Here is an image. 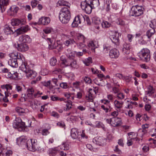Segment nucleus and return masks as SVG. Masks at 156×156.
I'll return each mask as SVG.
<instances>
[{"label":"nucleus","mask_w":156,"mask_h":156,"mask_svg":"<svg viewBox=\"0 0 156 156\" xmlns=\"http://www.w3.org/2000/svg\"><path fill=\"white\" fill-rule=\"evenodd\" d=\"M18 143L22 145H24L29 151H34L37 148V141L34 139H28L26 136H21L17 139Z\"/></svg>","instance_id":"nucleus-1"},{"label":"nucleus","mask_w":156,"mask_h":156,"mask_svg":"<svg viewBox=\"0 0 156 156\" xmlns=\"http://www.w3.org/2000/svg\"><path fill=\"white\" fill-rule=\"evenodd\" d=\"M11 58L8 61L9 65L13 67H17L20 65L25 63L22 60V55L18 52H14L9 54Z\"/></svg>","instance_id":"nucleus-2"},{"label":"nucleus","mask_w":156,"mask_h":156,"mask_svg":"<svg viewBox=\"0 0 156 156\" xmlns=\"http://www.w3.org/2000/svg\"><path fill=\"white\" fill-rule=\"evenodd\" d=\"M69 6L62 8L59 13V18L62 23L66 24L68 23L71 17Z\"/></svg>","instance_id":"nucleus-3"},{"label":"nucleus","mask_w":156,"mask_h":156,"mask_svg":"<svg viewBox=\"0 0 156 156\" xmlns=\"http://www.w3.org/2000/svg\"><path fill=\"white\" fill-rule=\"evenodd\" d=\"M20 67V69L26 73L27 77L29 79H32L36 77V72L30 69L26 63L21 64Z\"/></svg>","instance_id":"nucleus-4"},{"label":"nucleus","mask_w":156,"mask_h":156,"mask_svg":"<svg viewBox=\"0 0 156 156\" xmlns=\"http://www.w3.org/2000/svg\"><path fill=\"white\" fill-rule=\"evenodd\" d=\"M139 54L141 59L146 62L150 61L151 58L150 51L148 48H143Z\"/></svg>","instance_id":"nucleus-5"},{"label":"nucleus","mask_w":156,"mask_h":156,"mask_svg":"<svg viewBox=\"0 0 156 156\" xmlns=\"http://www.w3.org/2000/svg\"><path fill=\"white\" fill-rule=\"evenodd\" d=\"M13 126L15 129H18L19 131L24 130L25 128V124L24 122L22 121L20 118H16L14 121Z\"/></svg>","instance_id":"nucleus-6"},{"label":"nucleus","mask_w":156,"mask_h":156,"mask_svg":"<svg viewBox=\"0 0 156 156\" xmlns=\"http://www.w3.org/2000/svg\"><path fill=\"white\" fill-rule=\"evenodd\" d=\"M142 7L138 5L132 7L131 10L133 16H139L143 14V10Z\"/></svg>","instance_id":"nucleus-7"},{"label":"nucleus","mask_w":156,"mask_h":156,"mask_svg":"<svg viewBox=\"0 0 156 156\" xmlns=\"http://www.w3.org/2000/svg\"><path fill=\"white\" fill-rule=\"evenodd\" d=\"M26 22L24 19H13L11 20V24L13 26L24 25Z\"/></svg>","instance_id":"nucleus-8"},{"label":"nucleus","mask_w":156,"mask_h":156,"mask_svg":"<svg viewBox=\"0 0 156 156\" xmlns=\"http://www.w3.org/2000/svg\"><path fill=\"white\" fill-rule=\"evenodd\" d=\"M85 3L81 4V6L82 9L87 14H90L92 11V9L95 7H93L92 5H86Z\"/></svg>","instance_id":"nucleus-9"},{"label":"nucleus","mask_w":156,"mask_h":156,"mask_svg":"<svg viewBox=\"0 0 156 156\" xmlns=\"http://www.w3.org/2000/svg\"><path fill=\"white\" fill-rule=\"evenodd\" d=\"M15 47L17 50L21 52H25L28 50L29 47L27 44L26 43H21L15 45Z\"/></svg>","instance_id":"nucleus-10"},{"label":"nucleus","mask_w":156,"mask_h":156,"mask_svg":"<svg viewBox=\"0 0 156 156\" xmlns=\"http://www.w3.org/2000/svg\"><path fill=\"white\" fill-rule=\"evenodd\" d=\"M82 19H84L82 15H77L74 19L73 21L72 24V27H77L79 24L81 23Z\"/></svg>","instance_id":"nucleus-11"},{"label":"nucleus","mask_w":156,"mask_h":156,"mask_svg":"<svg viewBox=\"0 0 156 156\" xmlns=\"http://www.w3.org/2000/svg\"><path fill=\"white\" fill-rule=\"evenodd\" d=\"M66 67L69 66L73 68H77L78 67V65L76 61L75 58L68 60Z\"/></svg>","instance_id":"nucleus-12"},{"label":"nucleus","mask_w":156,"mask_h":156,"mask_svg":"<svg viewBox=\"0 0 156 156\" xmlns=\"http://www.w3.org/2000/svg\"><path fill=\"white\" fill-rule=\"evenodd\" d=\"M85 3L86 5H92L93 7L98 6L99 4L98 0H85L81 2V4Z\"/></svg>","instance_id":"nucleus-13"},{"label":"nucleus","mask_w":156,"mask_h":156,"mask_svg":"<svg viewBox=\"0 0 156 156\" xmlns=\"http://www.w3.org/2000/svg\"><path fill=\"white\" fill-rule=\"evenodd\" d=\"M112 126L116 127L121 125L122 122L120 118L114 117L112 118Z\"/></svg>","instance_id":"nucleus-14"},{"label":"nucleus","mask_w":156,"mask_h":156,"mask_svg":"<svg viewBox=\"0 0 156 156\" xmlns=\"http://www.w3.org/2000/svg\"><path fill=\"white\" fill-rule=\"evenodd\" d=\"M119 53L118 50L115 48L112 49L109 51V56L112 58H116L118 57Z\"/></svg>","instance_id":"nucleus-15"},{"label":"nucleus","mask_w":156,"mask_h":156,"mask_svg":"<svg viewBox=\"0 0 156 156\" xmlns=\"http://www.w3.org/2000/svg\"><path fill=\"white\" fill-rule=\"evenodd\" d=\"M122 52L125 54H129L130 52V50L131 47L130 44L127 42H125L122 45Z\"/></svg>","instance_id":"nucleus-16"},{"label":"nucleus","mask_w":156,"mask_h":156,"mask_svg":"<svg viewBox=\"0 0 156 156\" xmlns=\"http://www.w3.org/2000/svg\"><path fill=\"white\" fill-rule=\"evenodd\" d=\"M119 33L115 32L114 34L110 36V39L113 43L115 44H117L119 42Z\"/></svg>","instance_id":"nucleus-17"},{"label":"nucleus","mask_w":156,"mask_h":156,"mask_svg":"<svg viewBox=\"0 0 156 156\" xmlns=\"http://www.w3.org/2000/svg\"><path fill=\"white\" fill-rule=\"evenodd\" d=\"M5 33L7 35L12 34L16 31L14 27H10L9 26H6L4 29Z\"/></svg>","instance_id":"nucleus-18"},{"label":"nucleus","mask_w":156,"mask_h":156,"mask_svg":"<svg viewBox=\"0 0 156 156\" xmlns=\"http://www.w3.org/2000/svg\"><path fill=\"white\" fill-rule=\"evenodd\" d=\"M19 40L20 42L24 43L30 42V38L28 35H22L20 36Z\"/></svg>","instance_id":"nucleus-19"},{"label":"nucleus","mask_w":156,"mask_h":156,"mask_svg":"<svg viewBox=\"0 0 156 156\" xmlns=\"http://www.w3.org/2000/svg\"><path fill=\"white\" fill-rule=\"evenodd\" d=\"M50 21V18L48 17H42L39 19V23L43 25H47Z\"/></svg>","instance_id":"nucleus-20"},{"label":"nucleus","mask_w":156,"mask_h":156,"mask_svg":"<svg viewBox=\"0 0 156 156\" xmlns=\"http://www.w3.org/2000/svg\"><path fill=\"white\" fill-rule=\"evenodd\" d=\"M93 142L99 146H103V145L104 139L101 137L94 139L93 140Z\"/></svg>","instance_id":"nucleus-21"},{"label":"nucleus","mask_w":156,"mask_h":156,"mask_svg":"<svg viewBox=\"0 0 156 156\" xmlns=\"http://www.w3.org/2000/svg\"><path fill=\"white\" fill-rule=\"evenodd\" d=\"M28 27V25L22 26L16 29V31H17L18 33L20 34L25 33L27 32L29 30Z\"/></svg>","instance_id":"nucleus-22"},{"label":"nucleus","mask_w":156,"mask_h":156,"mask_svg":"<svg viewBox=\"0 0 156 156\" xmlns=\"http://www.w3.org/2000/svg\"><path fill=\"white\" fill-rule=\"evenodd\" d=\"M71 136L73 139H76L78 138V132L75 128H72L71 131Z\"/></svg>","instance_id":"nucleus-23"},{"label":"nucleus","mask_w":156,"mask_h":156,"mask_svg":"<svg viewBox=\"0 0 156 156\" xmlns=\"http://www.w3.org/2000/svg\"><path fill=\"white\" fill-rule=\"evenodd\" d=\"M66 55L68 58L67 59V60H70L75 58L74 54L73 53L70 49L67 50V52H66Z\"/></svg>","instance_id":"nucleus-24"},{"label":"nucleus","mask_w":156,"mask_h":156,"mask_svg":"<svg viewBox=\"0 0 156 156\" xmlns=\"http://www.w3.org/2000/svg\"><path fill=\"white\" fill-rule=\"evenodd\" d=\"M16 111L18 113H27L28 112V110L27 109H24L19 107H17L16 108Z\"/></svg>","instance_id":"nucleus-25"},{"label":"nucleus","mask_w":156,"mask_h":156,"mask_svg":"<svg viewBox=\"0 0 156 156\" xmlns=\"http://www.w3.org/2000/svg\"><path fill=\"white\" fill-rule=\"evenodd\" d=\"M61 149L64 150H68L69 149V144L67 142H64L60 146Z\"/></svg>","instance_id":"nucleus-26"},{"label":"nucleus","mask_w":156,"mask_h":156,"mask_svg":"<svg viewBox=\"0 0 156 156\" xmlns=\"http://www.w3.org/2000/svg\"><path fill=\"white\" fill-rule=\"evenodd\" d=\"M50 98L51 100L54 101H62L64 100L63 98H60L55 95L51 96Z\"/></svg>","instance_id":"nucleus-27"},{"label":"nucleus","mask_w":156,"mask_h":156,"mask_svg":"<svg viewBox=\"0 0 156 156\" xmlns=\"http://www.w3.org/2000/svg\"><path fill=\"white\" fill-rule=\"evenodd\" d=\"M114 104L116 108L120 109L122 107L123 102V101L120 102L118 100H115L114 101Z\"/></svg>","instance_id":"nucleus-28"},{"label":"nucleus","mask_w":156,"mask_h":156,"mask_svg":"<svg viewBox=\"0 0 156 156\" xmlns=\"http://www.w3.org/2000/svg\"><path fill=\"white\" fill-rule=\"evenodd\" d=\"M47 40L49 42V48L50 49H54L55 47L54 46V44L55 42H53L52 40H51L50 38H47Z\"/></svg>","instance_id":"nucleus-29"},{"label":"nucleus","mask_w":156,"mask_h":156,"mask_svg":"<svg viewBox=\"0 0 156 156\" xmlns=\"http://www.w3.org/2000/svg\"><path fill=\"white\" fill-rule=\"evenodd\" d=\"M48 152L50 156H54L56 154L58 151L56 148H55L49 149Z\"/></svg>","instance_id":"nucleus-30"},{"label":"nucleus","mask_w":156,"mask_h":156,"mask_svg":"<svg viewBox=\"0 0 156 156\" xmlns=\"http://www.w3.org/2000/svg\"><path fill=\"white\" fill-rule=\"evenodd\" d=\"M62 73V69L58 68H55L54 70L52 72L53 74H57L58 75L59 78L61 77V75L59 74Z\"/></svg>","instance_id":"nucleus-31"},{"label":"nucleus","mask_w":156,"mask_h":156,"mask_svg":"<svg viewBox=\"0 0 156 156\" xmlns=\"http://www.w3.org/2000/svg\"><path fill=\"white\" fill-rule=\"evenodd\" d=\"M72 102L71 101H67L66 105V107H65L64 110L66 111H68L70 110L72 108Z\"/></svg>","instance_id":"nucleus-32"},{"label":"nucleus","mask_w":156,"mask_h":156,"mask_svg":"<svg viewBox=\"0 0 156 156\" xmlns=\"http://www.w3.org/2000/svg\"><path fill=\"white\" fill-rule=\"evenodd\" d=\"M24 86L22 83L21 84H17L15 85V90L18 92H21L22 91V87Z\"/></svg>","instance_id":"nucleus-33"},{"label":"nucleus","mask_w":156,"mask_h":156,"mask_svg":"<svg viewBox=\"0 0 156 156\" xmlns=\"http://www.w3.org/2000/svg\"><path fill=\"white\" fill-rule=\"evenodd\" d=\"M155 32V29L151 28L148 30L147 32V35L148 38H150Z\"/></svg>","instance_id":"nucleus-34"},{"label":"nucleus","mask_w":156,"mask_h":156,"mask_svg":"<svg viewBox=\"0 0 156 156\" xmlns=\"http://www.w3.org/2000/svg\"><path fill=\"white\" fill-rule=\"evenodd\" d=\"M57 4L60 6H66V7L69 6V3L66 1L64 0H59L58 1Z\"/></svg>","instance_id":"nucleus-35"},{"label":"nucleus","mask_w":156,"mask_h":156,"mask_svg":"<svg viewBox=\"0 0 156 156\" xmlns=\"http://www.w3.org/2000/svg\"><path fill=\"white\" fill-rule=\"evenodd\" d=\"M116 23L117 24L123 27L127 24V23L124 20L120 19H117Z\"/></svg>","instance_id":"nucleus-36"},{"label":"nucleus","mask_w":156,"mask_h":156,"mask_svg":"<svg viewBox=\"0 0 156 156\" xmlns=\"http://www.w3.org/2000/svg\"><path fill=\"white\" fill-rule=\"evenodd\" d=\"M60 60L61 61V62L60 63L61 66L62 67H66V62L68 61L67 59H66L64 58L62 56L60 57Z\"/></svg>","instance_id":"nucleus-37"},{"label":"nucleus","mask_w":156,"mask_h":156,"mask_svg":"<svg viewBox=\"0 0 156 156\" xmlns=\"http://www.w3.org/2000/svg\"><path fill=\"white\" fill-rule=\"evenodd\" d=\"M19 9V8L16 5H12L9 9V10L13 12V13H17Z\"/></svg>","instance_id":"nucleus-38"},{"label":"nucleus","mask_w":156,"mask_h":156,"mask_svg":"<svg viewBox=\"0 0 156 156\" xmlns=\"http://www.w3.org/2000/svg\"><path fill=\"white\" fill-rule=\"evenodd\" d=\"M77 39L79 41V42H83L84 43L86 38L84 36L81 34H78L77 35Z\"/></svg>","instance_id":"nucleus-39"},{"label":"nucleus","mask_w":156,"mask_h":156,"mask_svg":"<svg viewBox=\"0 0 156 156\" xmlns=\"http://www.w3.org/2000/svg\"><path fill=\"white\" fill-rule=\"evenodd\" d=\"M101 25L103 28H108L111 26V24L107 21H103Z\"/></svg>","instance_id":"nucleus-40"},{"label":"nucleus","mask_w":156,"mask_h":156,"mask_svg":"<svg viewBox=\"0 0 156 156\" xmlns=\"http://www.w3.org/2000/svg\"><path fill=\"white\" fill-rule=\"evenodd\" d=\"M84 63L87 66H89L90 63H92V59L91 57H88L85 61H83Z\"/></svg>","instance_id":"nucleus-41"},{"label":"nucleus","mask_w":156,"mask_h":156,"mask_svg":"<svg viewBox=\"0 0 156 156\" xmlns=\"http://www.w3.org/2000/svg\"><path fill=\"white\" fill-rule=\"evenodd\" d=\"M96 43V41H91L89 43L88 46L89 47H92L91 49L94 50L96 48H97L95 45Z\"/></svg>","instance_id":"nucleus-42"},{"label":"nucleus","mask_w":156,"mask_h":156,"mask_svg":"<svg viewBox=\"0 0 156 156\" xmlns=\"http://www.w3.org/2000/svg\"><path fill=\"white\" fill-rule=\"evenodd\" d=\"M150 27L151 28L155 29L156 28V20L154 19L151 21V23L149 24Z\"/></svg>","instance_id":"nucleus-43"},{"label":"nucleus","mask_w":156,"mask_h":156,"mask_svg":"<svg viewBox=\"0 0 156 156\" xmlns=\"http://www.w3.org/2000/svg\"><path fill=\"white\" fill-rule=\"evenodd\" d=\"M27 95L28 97H31L32 95L34 92V90L33 88H29L27 89Z\"/></svg>","instance_id":"nucleus-44"},{"label":"nucleus","mask_w":156,"mask_h":156,"mask_svg":"<svg viewBox=\"0 0 156 156\" xmlns=\"http://www.w3.org/2000/svg\"><path fill=\"white\" fill-rule=\"evenodd\" d=\"M96 126L98 128H102L104 130H105V128L104 125L101 122H96Z\"/></svg>","instance_id":"nucleus-45"},{"label":"nucleus","mask_w":156,"mask_h":156,"mask_svg":"<svg viewBox=\"0 0 156 156\" xmlns=\"http://www.w3.org/2000/svg\"><path fill=\"white\" fill-rule=\"evenodd\" d=\"M75 42V41L73 39H69L65 41L64 44L66 46H68L70 44H74Z\"/></svg>","instance_id":"nucleus-46"},{"label":"nucleus","mask_w":156,"mask_h":156,"mask_svg":"<svg viewBox=\"0 0 156 156\" xmlns=\"http://www.w3.org/2000/svg\"><path fill=\"white\" fill-rule=\"evenodd\" d=\"M125 95L124 94L121 93H118L116 95V97L118 100L123 99L125 98Z\"/></svg>","instance_id":"nucleus-47"},{"label":"nucleus","mask_w":156,"mask_h":156,"mask_svg":"<svg viewBox=\"0 0 156 156\" xmlns=\"http://www.w3.org/2000/svg\"><path fill=\"white\" fill-rule=\"evenodd\" d=\"M147 94L149 96H151L154 93L153 87L150 86L148 87V90L147 91Z\"/></svg>","instance_id":"nucleus-48"},{"label":"nucleus","mask_w":156,"mask_h":156,"mask_svg":"<svg viewBox=\"0 0 156 156\" xmlns=\"http://www.w3.org/2000/svg\"><path fill=\"white\" fill-rule=\"evenodd\" d=\"M57 61L56 58L55 57H53L50 59V63L51 65L54 66L55 65Z\"/></svg>","instance_id":"nucleus-49"},{"label":"nucleus","mask_w":156,"mask_h":156,"mask_svg":"<svg viewBox=\"0 0 156 156\" xmlns=\"http://www.w3.org/2000/svg\"><path fill=\"white\" fill-rule=\"evenodd\" d=\"M93 23L96 25H99L101 24V22L98 19L93 18L92 20Z\"/></svg>","instance_id":"nucleus-50"},{"label":"nucleus","mask_w":156,"mask_h":156,"mask_svg":"<svg viewBox=\"0 0 156 156\" xmlns=\"http://www.w3.org/2000/svg\"><path fill=\"white\" fill-rule=\"evenodd\" d=\"M86 98L87 100H88L90 101H93V97L92 94H91V92H89L88 96H86Z\"/></svg>","instance_id":"nucleus-51"},{"label":"nucleus","mask_w":156,"mask_h":156,"mask_svg":"<svg viewBox=\"0 0 156 156\" xmlns=\"http://www.w3.org/2000/svg\"><path fill=\"white\" fill-rule=\"evenodd\" d=\"M18 73L17 72L12 73L11 79L16 80L20 79L18 76Z\"/></svg>","instance_id":"nucleus-52"},{"label":"nucleus","mask_w":156,"mask_h":156,"mask_svg":"<svg viewBox=\"0 0 156 156\" xmlns=\"http://www.w3.org/2000/svg\"><path fill=\"white\" fill-rule=\"evenodd\" d=\"M8 0H0V3L4 6V7H6L8 5Z\"/></svg>","instance_id":"nucleus-53"},{"label":"nucleus","mask_w":156,"mask_h":156,"mask_svg":"<svg viewBox=\"0 0 156 156\" xmlns=\"http://www.w3.org/2000/svg\"><path fill=\"white\" fill-rule=\"evenodd\" d=\"M83 80L86 83L88 84H91L92 83L91 80L88 77H85L84 78Z\"/></svg>","instance_id":"nucleus-54"},{"label":"nucleus","mask_w":156,"mask_h":156,"mask_svg":"<svg viewBox=\"0 0 156 156\" xmlns=\"http://www.w3.org/2000/svg\"><path fill=\"white\" fill-rule=\"evenodd\" d=\"M38 2L35 0H33L31 2V5L33 8L36 7V5L38 4Z\"/></svg>","instance_id":"nucleus-55"},{"label":"nucleus","mask_w":156,"mask_h":156,"mask_svg":"<svg viewBox=\"0 0 156 156\" xmlns=\"http://www.w3.org/2000/svg\"><path fill=\"white\" fill-rule=\"evenodd\" d=\"M41 77L40 76H39L36 79H34L31 82V84H35L36 83H37L38 81H40L41 80Z\"/></svg>","instance_id":"nucleus-56"},{"label":"nucleus","mask_w":156,"mask_h":156,"mask_svg":"<svg viewBox=\"0 0 156 156\" xmlns=\"http://www.w3.org/2000/svg\"><path fill=\"white\" fill-rule=\"evenodd\" d=\"M132 77L130 76H124L123 80H125L126 82L129 83L132 80Z\"/></svg>","instance_id":"nucleus-57"},{"label":"nucleus","mask_w":156,"mask_h":156,"mask_svg":"<svg viewBox=\"0 0 156 156\" xmlns=\"http://www.w3.org/2000/svg\"><path fill=\"white\" fill-rule=\"evenodd\" d=\"M60 86L63 89H66L68 87L67 84L66 83H62L60 84Z\"/></svg>","instance_id":"nucleus-58"},{"label":"nucleus","mask_w":156,"mask_h":156,"mask_svg":"<svg viewBox=\"0 0 156 156\" xmlns=\"http://www.w3.org/2000/svg\"><path fill=\"white\" fill-rule=\"evenodd\" d=\"M52 30V29L50 28H47L43 30V31L46 34L50 33Z\"/></svg>","instance_id":"nucleus-59"},{"label":"nucleus","mask_w":156,"mask_h":156,"mask_svg":"<svg viewBox=\"0 0 156 156\" xmlns=\"http://www.w3.org/2000/svg\"><path fill=\"white\" fill-rule=\"evenodd\" d=\"M83 42H79V43L77 44V47L80 49H81L85 46V45L84 44Z\"/></svg>","instance_id":"nucleus-60"},{"label":"nucleus","mask_w":156,"mask_h":156,"mask_svg":"<svg viewBox=\"0 0 156 156\" xmlns=\"http://www.w3.org/2000/svg\"><path fill=\"white\" fill-rule=\"evenodd\" d=\"M98 78L99 80L100 81H102L103 79L101 78H105V76L102 74H98Z\"/></svg>","instance_id":"nucleus-61"},{"label":"nucleus","mask_w":156,"mask_h":156,"mask_svg":"<svg viewBox=\"0 0 156 156\" xmlns=\"http://www.w3.org/2000/svg\"><path fill=\"white\" fill-rule=\"evenodd\" d=\"M80 82L79 81H76L73 83V87L76 88H78L80 85Z\"/></svg>","instance_id":"nucleus-62"},{"label":"nucleus","mask_w":156,"mask_h":156,"mask_svg":"<svg viewBox=\"0 0 156 156\" xmlns=\"http://www.w3.org/2000/svg\"><path fill=\"white\" fill-rule=\"evenodd\" d=\"M55 48H56L58 51H61L63 49V47L61 44H58L57 46H55Z\"/></svg>","instance_id":"nucleus-63"},{"label":"nucleus","mask_w":156,"mask_h":156,"mask_svg":"<svg viewBox=\"0 0 156 156\" xmlns=\"http://www.w3.org/2000/svg\"><path fill=\"white\" fill-rule=\"evenodd\" d=\"M49 133L48 130L46 129H44L43 130L42 134L43 135L46 136Z\"/></svg>","instance_id":"nucleus-64"}]
</instances>
